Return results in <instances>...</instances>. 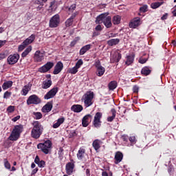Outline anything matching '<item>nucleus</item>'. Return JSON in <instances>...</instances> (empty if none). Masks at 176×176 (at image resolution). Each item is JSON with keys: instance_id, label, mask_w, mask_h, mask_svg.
I'll list each match as a JSON object with an SVG mask.
<instances>
[{"instance_id": "nucleus-26", "label": "nucleus", "mask_w": 176, "mask_h": 176, "mask_svg": "<svg viewBox=\"0 0 176 176\" xmlns=\"http://www.w3.org/2000/svg\"><path fill=\"white\" fill-rule=\"evenodd\" d=\"M34 163L40 167V168H43L45 166H46V162L45 161L41 160L39 159V156L36 155L35 159H34Z\"/></svg>"}, {"instance_id": "nucleus-38", "label": "nucleus", "mask_w": 176, "mask_h": 176, "mask_svg": "<svg viewBox=\"0 0 176 176\" xmlns=\"http://www.w3.org/2000/svg\"><path fill=\"white\" fill-rule=\"evenodd\" d=\"M75 9H76V4H72L71 7H67L66 10L69 14L70 13H74L75 11Z\"/></svg>"}, {"instance_id": "nucleus-37", "label": "nucleus", "mask_w": 176, "mask_h": 176, "mask_svg": "<svg viewBox=\"0 0 176 176\" xmlns=\"http://www.w3.org/2000/svg\"><path fill=\"white\" fill-rule=\"evenodd\" d=\"M142 75H144V76H148L151 74V70L149 69V67H144L141 70Z\"/></svg>"}, {"instance_id": "nucleus-10", "label": "nucleus", "mask_w": 176, "mask_h": 176, "mask_svg": "<svg viewBox=\"0 0 176 176\" xmlns=\"http://www.w3.org/2000/svg\"><path fill=\"white\" fill-rule=\"evenodd\" d=\"M53 67H54V63L47 62L45 65L38 68V72H41V74H45V72L50 71Z\"/></svg>"}, {"instance_id": "nucleus-60", "label": "nucleus", "mask_w": 176, "mask_h": 176, "mask_svg": "<svg viewBox=\"0 0 176 176\" xmlns=\"http://www.w3.org/2000/svg\"><path fill=\"white\" fill-rule=\"evenodd\" d=\"M102 176H112V173H110L109 175H108V173L104 171V172H102Z\"/></svg>"}, {"instance_id": "nucleus-6", "label": "nucleus", "mask_w": 176, "mask_h": 176, "mask_svg": "<svg viewBox=\"0 0 176 176\" xmlns=\"http://www.w3.org/2000/svg\"><path fill=\"white\" fill-rule=\"evenodd\" d=\"M35 41V34H32L26 38L18 47V52H23L28 45L32 43Z\"/></svg>"}, {"instance_id": "nucleus-54", "label": "nucleus", "mask_w": 176, "mask_h": 176, "mask_svg": "<svg viewBox=\"0 0 176 176\" xmlns=\"http://www.w3.org/2000/svg\"><path fill=\"white\" fill-rule=\"evenodd\" d=\"M138 90H140V88L138 87V86L135 85V86L133 87V93H138Z\"/></svg>"}, {"instance_id": "nucleus-58", "label": "nucleus", "mask_w": 176, "mask_h": 176, "mask_svg": "<svg viewBox=\"0 0 176 176\" xmlns=\"http://www.w3.org/2000/svg\"><path fill=\"white\" fill-rule=\"evenodd\" d=\"M20 119V116H16V117L12 119V122H17Z\"/></svg>"}, {"instance_id": "nucleus-23", "label": "nucleus", "mask_w": 176, "mask_h": 176, "mask_svg": "<svg viewBox=\"0 0 176 176\" xmlns=\"http://www.w3.org/2000/svg\"><path fill=\"white\" fill-rule=\"evenodd\" d=\"M101 145H102V141L98 139L95 140L92 143V146L96 152H98V150L101 148Z\"/></svg>"}, {"instance_id": "nucleus-49", "label": "nucleus", "mask_w": 176, "mask_h": 176, "mask_svg": "<svg viewBox=\"0 0 176 176\" xmlns=\"http://www.w3.org/2000/svg\"><path fill=\"white\" fill-rule=\"evenodd\" d=\"M7 112H8V113H12V112H14V106H9L7 108Z\"/></svg>"}, {"instance_id": "nucleus-12", "label": "nucleus", "mask_w": 176, "mask_h": 176, "mask_svg": "<svg viewBox=\"0 0 176 176\" xmlns=\"http://www.w3.org/2000/svg\"><path fill=\"white\" fill-rule=\"evenodd\" d=\"M102 118V113L97 112L95 114L93 124L96 129H98V127H100Z\"/></svg>"}, {"instance_id": "nucleus-2", "label": "nucleus", "mask_w": 176, "mask_h": 176, "mask_svg": "<svg viewBox=\"0 0 176 176\" xmlns=\"http://www.w3.org/2000/svg\"><path fill=\"white\" fill-rule=\"evenodd\" d=\"M109 13H103L100 14L96 17V24H104L106 28H111L112 27V18L109 16Z\"/></svg>"}, {"instance_id": "nucleus-28", "label": "nucleus", "mask_w": 176, "mask_h": 176, "mask_svg": "<svg viewBox=\"0 0 176 176\" xmlns=\"http://www.w3.org/2000/svg\"><path fill=\"white\" fill-rule=\"evenodd\" d=\"M85 152L86 150H85V148H80L77 153V158L78 159V160H82L85 157Z\"/></svg>"}, {"instance_id": "nucleus-62", "label": "nucleus", "mask_w": 176, "mask_h": 176, "mask_svg": "<svg viewBox=\"0 0 176 176\" xmlns=\"http://www.w3.org/2000/svg\"><path fill=\"white\" fill-rule=\"evenodd\" d=\"M98 35H100V33L98 32H94L93 36H98Z\"/></svg>"}, {"instance_id": "nucleus-16", "label": "nucleus", "mask_w": 176, "mask_h": 176, "mask_svg": "<svg viewBox=\"0 0 176 176\" xmlns=\"http://www.w3.org/2000/svg\"><path fill=\"white\" fill-rule=\"evenodd\" d=\"M64 68V64H63V62L58 61L57 63L55 65L53 74L54 75H58L60 72L63 71Z\"/></svg>"}, {"instance_id": "nucleus-1", "label": "nucleus", "mask_w": 176, "mask_h": 176, "mask_svg": "<svg viewBox=\"0 0 176 176\" xmlns=\"http://www.w3.org/2000/svg\"><path fill=\"white\" fill-rule=\"evenodd\" d=\"M32 129L31 131V137L34 140H38L41 138V135L43 134V125L39 122V121H34L32 123Z\"/></svg>"}, {"instance_id": "nucleus-45", "label": "nucleus", "mask_w": 176, "mask_h": 176, "mask_svg": "<svg viewBox=\"0 0 176 176\" xmlns=\"http://www.w3.org/2000/svg\"><path fill=\"white\" fill-rule=\"evenodd\" d=\"M82 65H83V60L80 59L76 62L75 67L79 69Z\"/></svg>"}, {"instance_id": "nucleus-61", "label": "nucleus", "mask_w": 176, "mask_h": 176, "mask_svg": "<svg viewBox=\"0 0 176 176\" xmlns=\"http://www.w3.org/2000/svg\"><path fill=\"white\" fill-rule=\"evenodd\" d=\"M6 30V28L1 27L0 28V34H2V32H5Z\"/></svg>"}, {"instance_id": "nucleus-48", "label": "nucleus", "mask_w": 176, "mask_h": 176, "mask_svg": "<svg viewBox=\"0 0 176 176\" xmlns=\"http://www.w3.org/2000/svg\"><path fill=\"white\" fill-rule=\"evenodd\" d=\"M147 10H148V6L146 5H144L140 8V11L141 12V13H145V12H147Z\"/></svg>"}, {"instance_id": "nucleus-21", "label": "nucleus", "mask_w": 176, "mask_h": 176, "mask_svg": "<svg viewBox=\"0 0 176 176\" xmlns=\"http://www.w3.org/2000/svg\"><path fill=\"white\" fill-rule=\"evenodd\" d=\"M74 168H75V164L72 162H68L66 164V173L68 175H71L74 173Z\"/></svg>"}, {"instance_id": "nucleus-32", "label": "nucleus", "mask_w": 176, "mask_h": 176, "mask_svg": "<svg viewBox=\"0 0 176 176\" xmlns=\"http://www.w3.org/2000/svg\"><path fill=\"white\" fill-rule=\"evenodd\" d=\"M65 120V119L64 118H58L56 122H55L53 124V128L54 129H58V127H60V126H61V124H63V123H64Z\"/></svg>"}, {"instance_id": "nucleus-57", "label": "nucleus", "mask_w": 176, "mask_h": 176, "mask_svg": "<svg viewBox=\"0 0 176 176\" xmlns=\"http://www.w3.org/2000/svg\"><path fill=\"white\" fill-rule=\"evenodd\" d=\"M38 170L39 169L38 168L33 169V170L32 172V175H35V174H36V173H38Z\"/></svg>"}, {"instance_id": "nucleus-24", "label": "nucleus", "mask_w": 176, "mask_h": 176, "mask_svg": "<svg viewBox=\"0 0 176 176\" xmlns=\"http://www.w3.org/2000/svg\"><path fill=\"white\" fill-rule=\"evenodd\" d=\"M71 111L76 113H79V112H82V111H83V107L80 104H74L72 106Z\"/></svg>"}, {"instance_id": "nucleus-9", "label": "nucleus", "mask_w": 176, "mask_h": 176, "mask_svg": "<svg viewBox=\"0 0 176 176\" xmlns=\"http://www.w3.org/2000/svg\"><path fill=\"white\" fill-rule=\"evenodd\" d=\"M41 98H39L38 96L33 94L29 96L26 102L28 105H31L32 104L34 105H38V104H41Z\"/></svg>"}, {"instance_id": "nucleus-20", "label": "nucleus", "mask_w": 176, "mask_h": 176, "mask_svg": "<svg viewBox=\"0 0 176 176\" xmlns=\"http://www.w3.org/2000/svg\"><path fill=\"white\" fill-rule=\"evenodd\" d=\"M78 16V12H76L72 14V16L67 19L65 21L66 27H71L74 23V19Z\"/></svg>"}, {"instance_id": "nucleus-14", "label": "nucleus", "mask_w": 176, "mask_h": 176, "mask_svg": "<svg viewBox=\"0 0 176 176\" xmlns=\"http://www.w3.org/2000/svg\"><path fill=\"white\" fill-rule=\"evenodd\" d=\"M57 93H58V87H54L44 96V99L50 100L55 97Z\"/></svg>"}, {"instance_id": "nucleus-3", "label": "nucleus", "mask_w": 176, "mask_h": 176, "mask_svg": "<svg viewBox=\"0 0 176 176\" xmlns=\"http://www.w3.org/2000/svg\"><path fill=\"white\" fill-rule=\"evenodd\" d=\"M94 98V92L89 91H87L82 97L81 101L84 103V107L85 108H89V107H91L94 103L93 99Z\"/></svg>"}, {"instance_id": "nucleus-31", "label": "nucleus", "mask_w": 176, "mask_h": 176, "mask_svg": "<svg viewBox=\"0 0 176 176\" xmlns=\"http://www.w3.org/2000/svg\"><path fill=\"white\" fill-rule=\"evenodd\" d=\"M135 56L134 54H131L126 56V61L125 62V64L126 65H131L134 61V58Z\"/></svg>"}, {"instance_id": "nucleus-34", "label": "nucleus", "mask_w": 176, "mask_h": 176, "mask_svg": "<svg viewBox=\"0 0 176 176\" xmlns=\"http://www.w3.org/2000/svg\"><path fill=\"white\" fill-rule=\"evenodd\" d=\"M111 113L112 116L107 118V122H113V120L116 118V110L115 109H111Z\"/></svg>"}, {"instance_id": "nucleus-13", "label": "nucleus", "mask_w": 176, "mask_h": 176, "mask_svg": "<svg viewBox=\"0 0 176 176\" xmlns=\"http://www.w3.org/2000/svg\"><path fill=\"white\" fill-rule=\"evenodd\" d=\"M20 58V55L16 53L14 54H11L8 57L7 61L10 65H13V64H16L19 61Z\"/></svg>"}, {"instance_id": "nucleus-7", "label": "nucleus", "mask_w": 176, "mask_h": 176, "mask_svg": "<svg viewBox=\"0 0 176 176\" xmlns=\"http://www.w3.org/2000/svg\"><path fill=\"white\" fill-rule=\"evenodd\" d=\"M49 25L50 28H57L60 25V15H54L50 20Z\"/></svg>"}, {"instance_id": "nucleus-19", "label": "nucleus", "mask_w": 176, "mask_h": 176, "mask_svg": "<svg viewBox=\"0 0 176 176\" xmlns=\"http://www.w3.org/2000/svg\"><path fill=\"white\" fill-rule=\"evenodd\" d=\"M31 87H32V85H31L30 82L25 85L21 89V96H27V94H28V93L31 91Z\"/></svg>"}, {"instance_id": "nucleus-43", "label": "nucleus", "mask_w": 176, "mask_h": 176, "mask_svg": "<svg viewBox=\"0 0 176 176\" xmlns=\"http://www.w3.org/2000/svg\"><path fill=\"white\" fill-rule=\"evenodd\" d=\"M3 163H4V167L5 168H6L7 170H10L11 168V165L10 163L9 162V161L8 160V159L5 158L3 160Z\"/></svg>"}, {"instance_id": "nucleus-40", "label": "nucleus", "mask_w": 176, "mask_h": 176, "mask_svg": "<svg viewBox=\"0 0 176 176\" xmlns=\"http://www.w3.org/2000/svg\"><path fill=\"white\" fill-rule=\"evenodd\" d=\"M34 119L36 120H39V119H42V113L41 112H33L32 113Z\"/></svg>"}, {"instance_id": "nucleus-55", "label": "nucleus", "mask_w": 176, "mask_h": 176, "mask_svg": "<svg viewBox=\"0 0 176 176\" xmlns=\"http://www.w3.org/2000/svg\"><path fill=\"white\" fill-rule=\"evenodd\" d=\"M167 17H168V14L165 13L162 17L161 20H167Z\"/></svg>"}, {"instance_id": "nucleus-50", "label": "nucleus", "mask_w": 176, "mask_h": 176, "mask_svg": "<svg viewBox=\"0 0 176 176\" xmlns=\"http://www.w3.org/2000/svg\"><path fill=\"white\" fill-rule=\"evenodd\" d=\"M10 96H12V92H9L7 91L4 93L3 98H6V100H8V98H9Z\"/></svg>"}, {"instance_id": "nucleus-53", "label": "nucleus", "mask_w": 176, "mask_h": 176, "mask_svg": "<svg viewBox=\"0 0 176 176\" xmlns=\"http://www.w3.org/2000/svg\"><path fill=\"white\" fill-rule=\"evenodd\" d=\"M76 43H78V40H77V39L73 40V41L71 42V43H70L71 47H74V46H75V45H76Z\"/></svg>"}, {"instance_id": "nucleus-25", "label": "nucleus", "mask_w": 176, "mask_h": 176, "mask_svg": "<svg viewBox=\"0 0 176 176\" xmlns=\"http://www.w3.org/2000/svg\"><path fill=\"white\" fill-rule=\"evenodd\" d=\"M53 104L51 102H47L41 109L44 113H47L52 111Z\"/></svg>"}, {"instance_id": "nucleus-30", "label": "nucleus", "mask_w": 176, "mask_h": 176, "mask_svg": "<svg viewBox=\"0 0 176 176\" xmlns=\"http://www.w3.org/2000/svg\"><path fill=\"white\" fill-rule=\"evenodd\" d=\"M120 42V39L119 38H112L107 41V45L109 46H116Z\"/></svg>"}, {"instance_id": "nucleus-15", "label": "nucleus", "mask_w": 176, "mask_h": 176, "mask_svg": "<svg viewBox=\"0 0 176 176\" xmlns=\"http://www.w3.org/2000/svg\"><path fill=\"white\" fill-rule=\"evenodd\" d=\"M45 59V54L40 50L36 51L34 55V60L35 63H42V60Z\"/></svg>"}, {"instance_id": "nucleus-29", "label": "nucleus", "mask_w": 176, "mask_h": 176, "mask_svg": "<svg viewBox=\"0 0 176 176\" xmlns=\"http://www.w3.org/2000/svg\"><path fill=\"white\" fill-rule=\"evenodd\" d=\"M13 86V81H6L2 85V89L3 90H8V89H10Z\"/></svg>"}, {"instance_id": "nucleus-46", "label": "nucleus", "mask_w": 176, "mask_h": 176, "mask_svg": "<svg viewBox=\"0 0 176 176\" xmlns=\"http://www.w3.org/2000/svg\"><path fill=\"white\" fill-rule=\"evenodd\" d=\"M50 9H51V10H56V9H57V6H56V1H52L50 3Z\"/></svg>"}, {"instance_id": "nucleus-18", "label": "nucleus", "mask_w": 176, "mask_h": 176, "mask_svg": "<svg viewBox=\"0 0 176 176\" xmlns=\"http://www.w3.org/2000/svg\"><path fill=\"white\" fill-rule=\"evenodd\" d=\"M92 118H93V116L90 114H87V115L85 116L82 120V126L87 127V126H89L90 122H91Z\"/></svg>"}, {"instance_id": "nucleus-4", "label": "nucleus", "mask_w": 176, "mask_h": 176, "mask_svg": "<svg viewBox=\"0 0 176 176\" xmlns=\"http://www.w3.org/2000/svg\"><path fill=\"white\" fill-rule=\"evenodd\" d=\"M23 125L19 124V125H15L10 137H9V140L10 141H17L19 138H20V135L21 133H23Z\"/></svg>"}, {"instance_id": "nucleus-63", "label": "nucleus", "mask_w": 176, "mask_h": 176, "mask_svg": "<svg viewBox=\"0 0 176 176\" xmlns=\"http://www.w3.org/2000/svg\"><path fill=\"white\" fill-rule=\"evenodd\" d=\"M86 175H87V176H90V170H89V169H87V170H86Z\"/></svg>"}, {"instance_id": "nucleus-17", "label": "nucleus", "mask_w": 176, "mask_h": 176, "mask_svg": "<svg viewBox=\"0 0 176 176\" xmlns=\"http://www.w3.org/2000/svg\"><path fill=\"white\" fill-rule=\"evenodd\" d=\"M139 25H141V19L140 17H135L129 23L130 28H137Z\"/></svg>"}, {"instance_id": "nucleus-35", "label": "nucleus", "mask_w": 176, "mask_h": 176, "mask_svg": "<svg viewBox=\"0 0 176 176\" xmlns=\"http://www.w3.org/2000/svg\"><path fill=\"white\" fill-rule=\"evenodd\" d=\"M32 50V46H29L28 47L25 51L21 54V57L23 58H24L25 57H27V56H28V54H30V53H31Z\"/></svg>"}, {"instance_id": "nucleus-11", "label": "nucleus", "mask_w": 176, "mask_h": 176, "mask_svg": "<svg viewBox=\"0 0 176 176\" xmlns=\"http://www.w3.org/2000/svg\"><path fill=\"white\" fill-rule=\"evenodd\" d=\"M121 58L122 54L119 53V52L115 51L111 54L110 63H111V64H113V63H119Z\"/></svg>"}, {"instance_id": "nucleus-56", "label": "nucleus", "mask_w": 176, "mask_h": 176, "mask_svg": "<svg viewBox=\"0 0 176 176\" xmlns=\"http://www.w3.org/2000/svg\"><path fill=\"white\" fill-rule=\"evenodd\" d=\"M6 44V40H0V47H2L4 45Z\"/></svg>"}, {"instance_id": "nucleus-5", "label": "nucleus", "mask_w": 176, "mask_h": 176, "mask_svg": "<svg viewBox=\"0 0 176 176\" xmlns=\"http://www.w3.org/2000/svg\"><path fill=\"white\" fill-rule=\"evenodd\" d=\"M53 144L52 141L47 140L43 143H39L37 145V148L41 149V152H43L45 155H49L50 153V151H52V146Z\"/></svg>"}, {"instance_id": "nucleus-51", "label": "nucleus", "mask_w": 176, "mask_h": 176, "mask_svg": "<svg viewBox=\"0 0 176 176\" xmlns=\"http://www.w3.org/2000/svg\"><path fill=\"white\" fill-rule=\"evenodd\" d=\"M148 61V58H140L139 59V63L140 64H145V63H146Z\"/></svg>"}, {"instance_id": "nucleus-41", "label": "nucleus", "mask_w": 176, "mask_h": 176, "mask_svg": "<svg viewBox=\"0 0 176 176\" xmlns=\"http://www.w3.org/2000/svg\"><path fill=\"white\" fill-rule=\"evenodd\" d=\"M58 155L59 160H63L64 157V148H63L62 147L59 148Z\"/></svg>"}, {"instance_id": "nucleus-47", "label": "nucleus", "mask_w": 176, "mask_h": 176, "mask_svg": "<svg viewBox=\"0 0 176 176\" xmlns=\"http://www.w3.org/2000/svg\"><path fill=\"white\" fill-rule=\"evenodd\" d=\"M129 141L131 142V145H134V144H136L137 140H135V136H131L129 138Z\"/></svg>"}, {"instance_id": "nucleus-36", "label": "nucleus", "mask_w": 176, "mask_h": 176, "mask_svg": "<svg viewBox=\"0 0 176 176\" xmlns=\"http://www.w3.org/2000/svg\"><path fill=\"white\" fill-rule=\"evenodd\" d=\"M121 20H122V17L120 16L116 15L113 17V19H112L113 24H114V25L120 24Z\"/></svg>"}, {"instance_id": "nucleus-33", "label": "nucleus", "mask_w": 176, "mask_h": 176, "mask_svg": "<svg viewBox=\"0 0 176 176\" xmlns=\"http://www.w3.org/2000/svg\"><path fill=\"white\" fill-rule=\"evenodd\" d=\"M52 80H45L43 82L42 89H49L52 86Z\"/></svg>"}, {"instance_id": "nucleus-44", "label": "nucleus", "mask_w": 176, "mask_h": 176, "mask_svg": "<svg viewBox=\"0 0 176 176\" xmlns=\"http://www.w3.org/2000/svg\"><path fill=\"white\" fill-rule=\"evenodd\" d=\"M78 69H79L78 68L74 66L72 68L69 69V73L72 74V75H75L76 74L78 73Z\"/></svg>"}, {"instance_id": "nucleus-59", "label": "nucleus", "mask_w": 176, "mask_h": 176, "mask_svg": "<svg viewBox=\"0 0 176 176\" xmlns=\"http://www.w3.org/2000/svg\"><path fill=\"white\" fill-rule=\"evenodd\" d=\"M3 58H6V54H0V60H3Z\"/></svg>"}, {"instance_id": "nucleus-64", "label": "nucleus", "mask_w": 176, "mask_h": 176, "mask_svg": "<svg viewBox=\"0 0 176 176\" xmlns=\"http://www.w3.org/2000/svg\"><path fill=\"white\" fill-rule=\"evenodd\" d=\"M172 14H173L174 17H176V9H175L173 12Z\"/></svg>"}, {"instance_id": "nucleus-27", "label": "nucleus", "mask_w": 176, "mask_h": 176, "mask_svg": "<svg viewBox=\"0 0 176 176\" xmlns=\"http://www.w3.org/2000/svg\"><path fill=\"white\" fill-rule=\"evenodd\" d=\"M90 49H91V45H90V44L83 46L80 50V52H79L80 56H83V54H85V53H86V52L90 50Z\"/></svg>"}, {"instance_id": "nucleus-39", "label": "nucleus", "mask_w": 176, "mask_h": 176, "mask_svg": "<svg viewBox=\"0 0 176 176\" xmlns=\"http://www.w3.org/2000/svg\"><path fill=\"white\" fill-rule=\"evenodd\" d=\"M163 3H164L163 1L152 3L151 7L152 9H157V8H160Z\"/></svg>"}, {"instance_id": "nucleus-52", "label": "nucleus", "mask_w": 176, "mask_h": 176, "mask_svg": "<svg viewBox=\"0 0 176 176\" xmlns=\"http://www.w3.org/2000/svg\"><path fill=\"white\" fill-rule=\"evenodd\" d=\"M99 25H98L96 28H95V31H101L102 30V26L101 25H100V23H98Z\"/></svg>"}, {"instance_id": "nucleus-8", "label": "nucleus", "mask_w": 176, "mask_h": 176, "mask_svg": "<svg viewBox=\"0 0 176 176\" xmlns=\"http://www.w3.org/2000/svg\"><path fill=\"white\" fill-rule=\"evenodd\" d=\"M95 67L96 69V74L97 76L101 77L105 74V67L101 65V62H100V60L96 61Z\"/></svg>"}, {"instance_id": "nucleus-42", "label": "nucleus", "mask_w": 176, "mask_h": 176, "mask_svg": "<svg viewBox=\"0 0 176 176\" xmlns=\"http://www.w3.org/2000/svg\"><path fill=\"white\" fill-rule=\"evenodd\" d=\"M118 84L116 81H111L109 84V90H115L116 87H117Z\"/></svg>"}, {"instance_id": "nucleus-22", "label": "nucleus", "mask_w": 176, "mask_h": 176, "mask_svg": "<svg viewBox=\"0 0 176 176\" xmlns=\"http://www.w3.org/2000/svg\"><path fill=\"white\" fill-rule=\"evenodd\" d=\"M115 164H119V163H120V162H122V160H123V153H122V152L120 151H118L116 153L115 157Z\"/></svg>"}]
</instances>
